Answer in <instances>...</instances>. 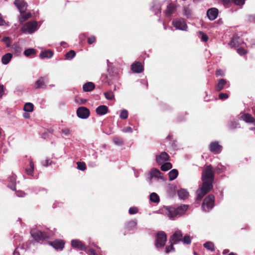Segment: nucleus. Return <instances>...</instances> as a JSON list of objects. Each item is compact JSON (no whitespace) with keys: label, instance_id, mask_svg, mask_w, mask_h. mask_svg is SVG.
I'll use <instances>...</instances> for the list:
<instances>
[{"label":"nucleus","instance_id":"obj_24","mask_svg":"<svg viewBox=\"0 0 255 255\" xmlns=\"http://www.w3.org/2000/svg\"><path fill=\"white\" fill-rule=\"evenodd\" d=\"M161 174H162V173L158 169L156 168H153L150 172V180L153 177L162 178Z\"/></svg>","mask_w":255,"mask_h":255},{"label":"nucleus","instance_id":"obj_11","mask_svg":"<svg viewBox=\"0 0 255 255\" xmlns=\"http://www.w3.org/2000/svg\"><path fill=\"white\" fill-rule=\"evenodd\" d=\"M209 149L211 152L214 154H219L222 151V147L218 141H213L211 142L209 145Z\"/></svg>","mask_w":255,"mask_h":255},{"label":"nucleus","instance_id":"obj_42","mask_svg":"<svg viewBox=\"0 0 255 255\" xmlns=\"http://www.w3.org/2000/svg\"><path fill=\"white\" fill-rule=\"evenodd\" d=\"M120 117L121 119L126 120L128 117V112L126 110H123L120 113Z\"/></svg>","mask_w":255,"mask_h":255},{"label":"nucleus","instance_id":"obj_55","mask_svg":"<svg viewBox=\"0 0 255 255\" xmlns=\"http://www.w3.org/2000/svg\"><path fill=\"white\" fill-rule=\"evenodd\" d=\"M51 163H52V161L51 160H50L49 159H46V160H45L44 161H43L42 164H43V166H47L49 165H50L51 164Z\"/></svg>","mask_w":255,"mask_h":255},{"label":"nucleus","instance_id":"obj_16","mask_svg":"<svg viewBox=\"0 0 255 255\" xmlns=\"http://www.w3.org/2000/svg\"><path fill=\"white\" fill-rule=\"evenodd\" d=\"M49 244L57 250H62L64 248L65 245L64 242L61 240H56L53 242H50Z\"/></svg>","mask_w":255,"mask_h":255},{"label":"nucleus","instance_id":"obj_5","mask_svg":"<svg viewBox=\"0 0 255 255\" xmlns=\"http://www.w3.org/2000/svg\"><path fill=\"white\" fill-rule=\"evenodd\" d=\"M166 241V234L163 231L158 232L156 235L155 246L157 248L163 247Z\"/></svg>","mask_w":255,"mask_h":255},{"label":"nucleus","instance_id":"obj_31","mask_svg":"<svg viewBox=\"0 0 255 255\" xmlns=\"http://www.w3.org/2000/svg\"><path fill=\"white\" fill-rule=\"evenodd\" d=\"M177 193L179 198L183 199L186 198L189 195L188 192L186 190L183 189H181L178 190Z\"/></svg>","mask_w":255,"mask_h":255},{"label":"nucleus","instance_id":"obj_21","mask_svg":"<svg viewBox=\"0 0 255 255\" xmlns=\"http://www.w3.org/2000/svg\"><path fill=\"white\" fill-rule=\"evenodd\" d=\"M243 42L242 39L239 36H234L230 43L231 47H238Z\"/></svg>","mask_w":255,"mask_h":255},{"label":"nucleus","instance_id":"obj_62","mask_svg":"<svg viewBox=\"0 0 255 255\" xmlns=\"http://www.w3.org/2000/svg\"><path fill=\"white\" fill-rule=\"evenodd\" d=\"M25 194L23 192H17V196H20V197H22L23 196V195H24Z\"/></svg>","mask_w":255,"mask_h":255},{"label":"nucleus","instance_id":"obj_44","mask_svg":"<svg viewBox=\"0 0 255 255\" xmlns=\"http://www.w3.org/2000/svg\"><path fill=\"white\" fill-rule=\"evenodd\" d=\"M184 15L186 16L187 17L189 18L191 16V10L188 7H185L183 10Z\"/></svg>","mask_w":255,"mask_h":255},{"label":"nucleus","instance_id":"obj_39","mask_svg":"<svg viewBox=\"0 0 255 255\" xmlns=\"http://www.w3.org/2000/svg\"><path fill=\"white\" fill-rule=\"evenodd\" d=\"M222 4L225 7H230L233 2V0H221Z\"/></svg>","mask_w":255,"mask_h":255},{"label":"nucleus","instance_id":"obj_3","mask_svg":"<svg viewBox=\"0 0 255 255\" xmlns=\"http://www.w3.org/2000/svg\"><path fill=\"white\" fill-rule=\"evenodd\" d=\"M37 28L38 24L36 21H29L22 26L21 30L23 33L31 34L36 31Z\"/></svg>","mask_w":255,"mask_h":255},{"label":"nucleus","instance_id":"obj_47","mask_svg":"<svg viewBox=\"0 0 255 255\" xmlns=\"http://www.w3.org/2000/svg\"><path fill=\"white\" fill-rule=\"evenodd\" d=\"M184 244L189 245L191 243V238L189 235H185L182 240Z\"/></svg>","mask_w":255,"mask_h":255},{"label":"nucleus","instance_id":"obj_45","mask_svg":"<svg viewBox=\"0 0 255 255\" xmlns=\"http://www.w3.org/2000/svg\"><path fill=\"white\" fill-rule=\"evenodd\" d=\"M2 41L5 43L7 47H9L11 45V40L9 37H4Z\"/></svg>","mask_w":255,"mask_h":255},{"label":"nucleus","instance_id":"obj_2","mask_svg":"<svg viewBox=\"0 0 255 255\" xmlns=\"http://www.w3.org/2000/svg\"><path fill=\"white\" fill-rule=\"evenodd\" d=\"M188 206L185 205H181L176 208L172 206H164L162 208V211L170 218H173L177 216L183 215L188 209Z\"/></svg>","mask_w":255,"mask_h":255},{"label":"nucleus","instance_id":"obj_57","mask_svg":"<svg viewBox=\"0 0 255 255\" xmlns=\"http://www.w3.org/2000/svg\"><path fill=\"white\" fill-rule=\"evenodd\" d=\"M123 131L124 132H131L132 131V129L130 127H127L123 129Z\"/></svg>","mask_w":255,"mask_h":255},{"label":"nucleus","instance_id":"obj_34","mask_svg":"<svg viewBox=\"0 0 255 255\" xmlns=\"http://www.w3.org/2000/svg\"><path fill=\"white\" fill-rule=\"evenodd\" d=\"M36 53V50L33 48H28L26 49L24 54L26 57H29L32 55H34Z\"/></svg>","mask_w":255,"mask_h":255},{"label":"nucleus","instance_id":"obj_20","mask_svg":"<svg viewBox=\"0 0 255 255\" xmlns=\"http://www.w3.org/2000/svg\"><path fill=\"white\" fill-rule=\"evenodd\" d=\"M109 111L107 106L101 105L97 108V115L103 116L106 114Z\"/></svg>","mask_w":255,"mask_h":255},{"label":"nucleus","instance_id":"obj_54","mask_svg":"<svg viewBox=\"0 0 255 255\" xmlns=\"http://www.w3.org/2000/svg\"><path fill=\"white\" fill-rule=\"evenodd\" d=\"M70 130L68 128H65L62 129V132L65 135H68L70 134Z\"/></svg>","mask_w":255,"mask_h":255},{"label":"nucleus","instance_id":"obj_30","mask_svg":"<svg viewBox=\"0 0 255 255\" xmlns=\"http://www.w3.org/2000/svg\"><path fill=\"white\" fill-rule=\"evenodd\" d=\"M34 162L30 160L29 162V168H25V172L28 175H32L34 171Z\"/></svg>","mask_w":255,"mask_h":255},{"label":"nucleus","instance_id":"obj_61","mask_svg":"<svg viewBox=\"0 0 255 255\" xmlns=\"http://www.w3.org/2000/svg\"><path fill=\"white\" fill-rule=\"evenodd\" d=\"M23 117L25 119H28L30 117V116L27 113H24L23 114Z\"/></svg>","mask_w":255,"mask_h":255},{"label":"nucleus","instance_id":"obj_18","mask_svg":"<svg viewBox=\"0 0 255 255\" xmlns=\"http://www.w3.org/2000/svg\"><path fill=\"white\" fill-rule=\"evenodd\" d=\"M228 81L224 79H220L217 85L215 86V90L217 92L222 91L227 85Z\"/></svg>","mask_w":255,"mask_h":255},{"label":"nucleus","instance_id":"obj_41","mask_svg":"<svg viewBox=\"0 0 255 255\" xmlns=\"http://www.w3.org/2000/svg\"><path fill=\"white\" fill-rule=\"evenodd\" d=\"M105 98L109 100H112L114 99V94L112 91H108L104 93Z\"/></svg>","mask_w":255,"mask_h":255},{"label":"nucleus","instance_id":"obj_48","mask_svg":"<svg viewBox=\"0 0 255 255\" xmlns=\"http://www.w3.org/2000/svg\"><path fill=\"white\" fill-rule=\"evenodd\" d=\"M171 243V244H170V246H168L166 247L165 252L167 254L169 253L171 251H174V248L173 247V245H174L175 244H172V243Z\"/></svg>","mask_w":255,"mask_h":255},{"label":"nucleus","instance_id":"obj_63","mask_svg":"<svg viewBox=\"0 0 255 255\" xmlns=\"http://www.w3.org/2000/svg\"><path fill=\"white\" fill-rule=\"evenodd\" d=\"M229 252V250H228V249H225V250H224L223 251V254L224 255H225V254H228Z\"/></svg>","mask_w":255,"mask_h":255},{"label":"nucleus","instance_id":"obj_29","mask_svg":"<svg viewBox=\"0 0 255 255\" xmlns=\"http://www.w3.org/2000/svg\"><path fill=\"white\" fill-rule=\"evenodd\" d=\"M178 175V171L177 169H173L168 173L169 180L172 181L176 179Z\"/></svg>","mask_w":255,"mask_h":255},{"label":"nucleus","instance_id":"obj_25","mask_svg":"<svg viewBox=\"0 0 255 255\" xmlns=\"http://www.w3.org/2000/svg\"><path fill=\"white\" fill-rule=\"evenodd\" d=\"M53 55V52L50 50H46L43 51H42L40 54L39 57L41 59L44 58H50Z\"/></svg>","mask_w":255,"mask_h":255},{"label":"nucleus","instance_id":"obj_17","mask_svg":"<svg viewBox=\"0 0 255 255\" xmlns=\"http://www.w3.org/2000/svg\"><path fill=\"white\" fill-rule=\"evenodd\" d=\"M131 70L135 73H139L143 71V67L139 62H135L131 66Z\"/></svg>","mask_w":255,"mask_h":255},{"label":"nucleus","instance_id":"obj_26","mask_svg":"<svg viewBox=\"0 0 255 255\" xmlns=\"http://www.w3.org/2000/svg\"><path fill=\"white\" fill-rule=\"evenodd\" d=\"M95 88L94 83L92 82H87L83 86V91L85 92H89L93 90Z\"/></svg>","mask_w":255,"mask_h":255},{"label":"nucleus","instance_id":"obj_49","mask_svg":"<svg viewBox=\"0 0 255 255\" xmlns=\"http://www.w3.org/2000/svg\"><path fill=\"white\" fill-rule=\"evenodd\" d=\"M229 98V95L227 93H220L219 95V98L220 100H224L228 99Z\"/></svg>","mask_w":255,"mask_h":255},{"label":"nucleus","instance_id":"obj_4","mask_svg":"<svg viewBox=\"0 0 255 255\" xmlns=\"http://www.w3.org/2000/svg\"><path fill=\"white\" fill-rule=\"evenodd\" d=\"M215 197L213 194H210L204 199L202 204V207L205 212H209L214 206Z\"/></svg>","mask_w":255,"mask_h":255},{"label":"nucleus","instance_id":"obj_37","mask_svg":"<svg viewBox=\"0 0 255 255\" xmlns=\"http://www.w3.org/2000/svg\"><path fill=\"white\" fill-rule=\"evenodd\" d=\"M150 200L154 203H158L159 202V197L155 193H152L150 195Z\"/></svg>","mask_w":255,"mask_h":255},{"label":"nucleus","instance_id":"obj_51","mask_svg":"<svg viewBox=\"0 0 255 255\" xmlns=\"http://www.w3.org/2000/svg\"><path fill=\"white\" fill-rule=\"evenodd\" d=\"M237 52L240 55H244L247 53V51L244 48H239L237 49Z\"/></svg>","mask_w":255,"mask_h":255},{"label":"nucleus","instance_id":"obj_8","mask_svg":"<svg viewBox=\"0 0 255 255\" xmlns=\"http://www.w3.org/2000/svg\"><path fill=\"white\" fill-rule=\"evenodd\" d=\"M173 25L178 29L185 30L187 28V25L183 19H176L172 21Z\"/></svg>","mask_w":255,"mask_h":255},{"label":"nucleus","instance_id":"obj_19","mask_svg":"<svg viewBox=\"0 0 255 255\" xmlns=\"http://www.w3.org/2000/svg\"><path fill=\"white\" fill-rule=\"evenodd\" d=\"M137 225L136 220H131L125 223L124 229L126 231H130L135 228Z\"/></svg>","mask_w":255,"mask_h":255},{"label":"nucleus","instance_id":"obj_13","mask_svg":"<svg viewBox=\"0 0 255 255\" xmlns=\"http://www.w3.org/2000/svg\"><path fill=\"white\" fill-rule=\"evenodd\" d=\"M170 157L165 151L162 152L159 155H156V161L159 165H161L164 161H169Z\"/></svg>","mask_w":255,"mask_h":255},{"label":"nucleus","instance_id":"obj_36","mask_svg":"<svg viewBox=\"0 0 255 255\" xmlns=\"http://www.w3.org/2000/svg\"><path fill=\"white\" fill-rule=\"evenodd\" d=\"M172 165L171 163L166 162L161 166L160 168L162 171H166L172 168Z\"/></svg>","mask_w":255,"mask_h":255},{"label":"nucleus","instance_id":"obj_35","mask_svg":"<svg viewBox=\"0 0 255 255\" xmlns=\"http://www.w3.org/2000/svg\"><path fill=\"white\" fill-rule=\"evenodd\" d=\"M114 143L117 145L121 146L124 144V140L122 137L119 136H115L113 138Z\"/></svg>","mask_w":255,"mask_h":255},{"label":"nucleus","instance_id":"obj_60","mask_svg":"<svg viewBox=\"0 0 255 255\" xmlns=\"http://www.w3.org/2000/svg\"><path fill=\"white\" fill-rule=\"evenodd\" d=\"M89 253H90V255H96V252H95V250L93 249H90Z\"/></svg>","mask_w":255,"mask_h":255},{"label":"nucleus","instance_id":"obj_15","mask_svg":"<svg viewBox=\"0 0 255 255\" xmlns=\"http://www.w3.org/2000/svg\"><path fill=\"white\" fill-rule=\"evenodd\" d=\"M218 13V9L215 7L209 8L207 11V16L210 20H215L217 17Z\"/></svg>","mask_w":255,"mask_h":255},{"label":"nucleus","instance_id":"obj_40","mask_svg":"<svg viewBox=\"0 0 255 255\" xmlns=\"http://www.w3.org/2000/svg\"><path fill=\"white\" fill-rule=\"evenodd\" d=\"M76 55L75 52L73 50H71L69 52H68L66 55H65V58L67 59H71L73 58Z\"/></svg>","mask_w":255,"mask_h":255},{"label":"nucleus","instance_id":"obj_27","mask_svg":"<svg viewBox=\"0 0 255 255\" xmlns=\"http://www.w3.org/2000/svg\"><path fill=\"white\" fill-rule=\"evenodd\" d=\"M9 182L8 186L12 190H15L16 179L14 176H11L8 178Z\"/></svg>","mask_w":255,"mask_h":255},{"label":"nucleus","instance_id":"obj_56","mask_svg":"<svg viewBox=\"0 0 255 255\" xmlns=\"http://www.w3.org/2000/svg\"><path fill=\"white\" fill-rule=\"evenodd\" d=\"M76 100L78 103L80 104H84L87 101L86 100L80 98L79 97L77 98Z\"/></svg>","mask_w":255,"mask_h":255},{"label":"nucleus","instance_id":"obj_59","mask_svg":"<svg viewBox=\"0 0 255 255\" xmlns=\"http://www.w3.org/2000/svg\"><path fill=\"white\" fill-rule=\"evenodd\" d=\"M4 94L3 86L0 85V98H1Z\"/></svg>","mask_w":255,"mask_h":255},{"label":"nucleus","instance_id":"obj_6","mask_svg":"<svg viewBox=\"0 0 255 255\" xmlns=\"http://www.w3.org/2000/svg\"><path fill=\"white\" fill-rule=\"evenodd\" d=\"M30 234L32 238L37 242H42L49 238L48 234L39 230H32Z\"/></svg>","mask_w":255,"mask_h":255},{"label":"nucleus","instance_id":"obj_22","mask_svg":"<svg viewBox=\"0 0 255 255\" xmlns=\"http://www.w3.org/2000/svg\"><path fill=\"white\" fill-rule=\"evenodd\" d=\"M242 119L248 123H255V119L250 114H244L242 116Z\"/></svg>","mask_w":255,"mask_h":255},{"label":"nucleus","instance_id":"obj_10","mask_svg":"<svg viewBox=\"0 0 255 255\" xmlns=\"http://www.w3.org/2000/svg\"><path fill=\"white\" fill-rule=\"evenodd\" d=\"M48 82L47 76L41 77L35 82V88L44 89L46 87V83Z\"/></svg>","mask_w":255,"mask_h":255},{"label":"nucleus","instance_id":"obj_9","mask_svg":"<svg viewBox=\"0 0 255 255\" xmlns=\"http://www.w3.org/2000/svg\"><path fill=\"white\" fill-rule=\"evenodd\" d=\"M71 246L78 250L86 251L87 247L79 240H72L71 243Z\"/></svg>","mask_w":255,"mask_h":255},{"label":"nucleus","instance_id":"obj_46","mask_svg":"<svg viewBox=\"0 0 255 255\" xmlns=\"http://www.w3.org/2000/svg\"><path fill=\"white\" fill-rule=\"evenodd\" d=\"M199 33L201 35V40L203 42H206L208 40V36L202 31H199Z\"/></svg>","mask_w":255,"mask_h":255},{"label":"nucleus","instance_id":"obj_23","mask_svg":"<svg viewBox=\"0 0 255 255\" xmlns=\"http://www.w3.org/2000/svg\"><path fill=\"white\" fill-rule=\"evenodd\" d=\"M176 6L173 3H169L167 6V8L165 10V14L167 16H170L172 13L176 11Z\"/></svg>","mask_w":255,"mask_h":255},{"label":"nucleus","instance_id":"obj_58","mask_svg":"<svg viewBox=\"0 0 255 255\" xmlns=\"http://www.w3.org/2000/svg\"><path fill=\"white\" fill-rule=\"evenodd\" d=\"M95 41V38L94 36H92L88 38V42L89 44H91Z\"/></svg>","mask_w":255,"mask_h":255},{"label":"nucleus","instance_id":"obj_33","mask_svg":"<svg viewBox=\"0 0 255 255\" xmlns=\"http://www.w3.org/2000/svg\"><path fill=\"white\" fill-rule=\"evenodd\" d=\"M34 105L31 103H26L23 107V110L27 112H31L33 111Z\"/></svg>","mask_w":255,"mask_h":255},{"label":"nucleus","instance_id":"obj_53","mask_svg":"<svg viewBox=\"0 0 255 255\" xmlns=\"http://www.w3.org/2000/svg\"><path fill=\"white\" fill-rule=\"evenodd\" d=\"M216 75L217 76L223 77L225 75L224 71L222 69H218L216 71Z\"/></svg>","mask_w":255,"mask_h":255},{"label":"nucleus","instance_id":"obj_32","mask_svg":"<svg viewBox=\"0 0 255 255\" xmlns=\"http://www.w3.org/2000/svg\"><path fill=\"white\" fill-rule=\"evenodd\" d=\"M31 17V14L30 12H28L21 14L19 18L20 23L23 22L25 20H27Z\"/></svg>","mask_w":255,"mask_h":255},{"label":"nucleus","instance_id":"obj_12","mask_svg":"<svg viewBox=\"0 0 255 255\" xmlns=\"http://www.w3.org/2000/svg\"><path fill=\"white\" fill-rule=\"evenodd\" d=\"M14 4L19 9L21 14L24 13L26 10L27 3L24 0H15Z\"/></svg>","mask_w":255,"mask_h":255},{"label":"nucleus","instance_id":"obj_7","mask_svg":"<svg viewBox=\"0 0 255 255\" xmlns=\"http://www.w3.org/2000/svg\"><path fill=\"white\" fill-rule=\"evenodd\" d=\"M77 116L81 119H87L90 114L89 110L85 107L78 108L76 111Z\"/></svg>","mask_w":255,"mask_h":255},{"label":"nucleus","instance_id":"obj_14","mask_svg":"<svg viewBox=\"0 0 255 255\" xmlns=\"http://www.w3.org/2000/svg\"><path fill=\"white\" fill-rule=\"evenodd\" d=\"M182 234L179 231L175 232L170 238L169 242L172 244H177L182 241Z\"/></svg>","mask_w":255,"mask_h":255},{"label":"nucleus","instance_id":"obj_50","mask_svg":"<svg viewBox=\"0 0 255 255\" xmlns=\"http://www.w3.org/2000/svg\"><path fill=\"white\" fill-rule=\"evenodd\" d=\"M246 0H233V2L238 6H242L245 3Z\"/></svg>","mask_w":255,"mask_h":255},{"label":"nucleus","instance_id":"obj_1","mask_svg":"<svg viewBox=\"0 0 255 255\" xmlns=\"http://www.w3.org/2000/svg\"><path fill=\"white\" fill-rule=\"evenodd\" d=\"M214 177L212 165L210 164L205 166L202 172V186L196 191L197 200L201 201L213 189Z\"/></svg>","mask_w":255,"mask_h":255},{"label":"nucleus","instance_id":"obj_43","mask_svg":"<svg viewBox=\"0 0 255 255\" xmlns=\"http://www.w3.org/2000/svg\"><path fill=\"white\" fill-rule=\"evenodd\" d=\"M77 168L80 170L84 171L86 168V164L83 162H77Z\"/></svg>","mask_w":255,"mask_h":255},{"label":"nucleus","instance_id":"obj_52","mask_svg":"<svg viewBox=\"0 0 255 255\" xmlns=\"http://www.w3.org/2000/svg\"><path fill=\"white\" fill-rule=\"evenodd\" d=\"M128 212L130 214H135L138 212V209L136 207H131L128 210Z\"/></svg>","mask_w":255,"mask_h":255},{"label":"nucleus","instance_id":"obj_28","mask_svg":"<svg viewBox=\"0 0 255 255\" xmlns=\"http://www.w3.org/2000/svg\"><path fill=\"white\" fill-rule=\"evenodd\" d=\"M12 57V54L10 53L4 54L1 58V62L3 64H7L10 61Z\"/></svg>","mask_w":255,"mask_h":255},{"label":"nucleus","instance_id":"obj_38","mask_svg":"<svg viewBox=\"0 0 255 255\" xmlns=\"http://www.w3.org/2000/svg\"><path fill=\"white\" fill-rule=\"evenodd\" d=\"M204 247L207 250L214 251L215 250L214 245L211 242H207L204 244Z\"/></svg>","mask_w":255,"mask_h":255},{"label":"nucleus","instance_id":"obj_64","mask_svg":"<svg viewBox=\"0 0 255 255\" xmlns=\"http://www.w3.org/2000/svg\"><path fill=\"white\" fill-rule=\"evenodd\" d=\"M13 255H20V254L18 251L15 250L13 253Z\"/></svg>","mask_w":255,"mask_h":255}]
</instances>
